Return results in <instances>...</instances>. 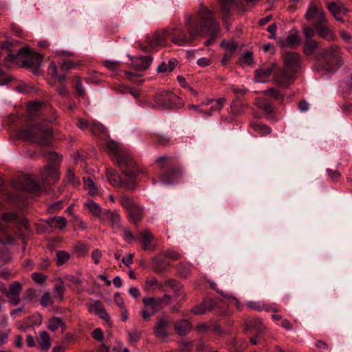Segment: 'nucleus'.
<instances>
[{
  "mask_svg": "<svg viewBox=\"0 0 352 352\" xmlns=\"http://www.w3.org/2000/svg\"><path fill=\"white\" fill-rule=\"evenodd\" d=\"M186 27L188 35L179 27L170 29V36L172 42L177 45L186 46L190 45L196 36L206 35L208 39L206 45H211L219 34V26L214 20L211 12L205 7H201L195 18L186 16Z\"/></svg>",
  "mask_w": 352,
  "mask_h": 352,
  "instance_id": "1",
  "label": "nucleus"
},
{
  "mask_svg": "<svg viewBox=\"0 0 352 352\" xmlns=\"http://www.w3.org/2000/svg\"><path fill=\"white\" fill-rule=\"evenodd\" d=\"M13 43L6 41L0 45L1 51H5L7 56L5 57V63L16 62L21 59L23 65L32 69L35 75L41 74V63L43 60L41 54L34 52L29 47H21L17 50L16 54L11 53Z\"/></svg>",
  "mask_w": 352,
  "mask_h": 352,
  "instance_id": "2",
  "label": "nucleus"
},
{
  "mask_svg": "<svg viewBox=\"0 0 352 352\" xmlns=\"http://www.w3.org/2000/svg\"><path fill=\"white\" fill-rule=\"evenodd\" d=\"M19 139L27 140L41 145H48L52 138V129L48 124H40L27 126L18 132Z\"/></svg>",
  "mask_w": 352,
  "mask_h": 352,
  "instance_id": "3",
  "label": "nucleus"
},
{
  "mask_svg": "<svg viewBox=\"0 0 352 352\" xmlns=\"http://www.w3.org/2000/svg\"><path fill=\"white\" fill-rule=\"evenodd\" d=\"M319 56L327 65V70L329 71L337 69L343 63L342 52L340 48L336 45L324 49Z\"/></svg>",
  "mask_w": 352,
  "mask_h": 352,
  "instance_id": "4",
  "label": "nucleus"
},
{
  "mask_svg": "<svg viewBox=\"0 0 352 352\" xmlns=\"http://www.w3.org/2000/svg\"><path fill=\"white\" fill-rule=\"evenodd\" d=\"M114 160L116 161L118 166L122 170L125 177L134 179L136 175V170L134 169V162L129 152L123 150L118 153Z\"/></svg>",
  "mask_w": 352,
  "mask_h": 352,
  "instance_id": "5",
  "label": "nucleus"
},
{
  "mask_svg": "<svg viewBox=\"0 0 352 352\" xmlns=\"http://www.w3.org/2000/svg\"><path fill=\"white\" fill-rule=\"evenodd\" d=\"M171 324V319L167 316H160L154 326L153 331L157 339L163 340L169 336L168 329Z\"/></svg>",
  "mask_w": 352,
  "mask_h": 352,
  "instance_id": "6",
  "label": "nucleus"
},
{
  "mask_svg": "<svg viewBox=\"0 0 352 352\" xmlns=\"http://www.w3.org/2000/svg\"><path fill=\"white\" fill-rule=\"evenodd\" d=\"M305 17L308 21L312 22L314 28L317 25L322 23H328L326 14L322 9H319L316 6H311L307 9Z\"/></svg>",
  "mask_w": 352,
  "mask_h": 352,
  "instance_id": "7",
  "label": "nucleus"
},
{
  "mask_svg": "<svg viewBox=\"0 0 352 352\" xmlns=\"http://www.w3.org/2000/svg\"><path fill=\"white\" fill-rule=\"evenodd\" d=\"M106 176L109 182L115 187H123L129 189L133 186L134 179L126 177L122 180L115 170L111 168H107Z\"/></svg>",
  "mask_w": 352,
  "mask_h": 352,
  "instance_id": "8",
  "label": "nucleus"
},
{
  "mask_svg": "<svg viewBox=\"0 0 352 352\" xmlns=\"http://www.w3.org/2000/svg\"><path fill=\"white\" fill-rule=\"evenodd\" d=\"M176 96L167 91H163L157 94L155 96V108L162 109L170 108L174 104Z\"/></svg>",
  "mask_w": 352,
  "mask_h": 352,
  "instance_id": "9",
  "label": "nucleus"
},
{
  "mask_svg": "<svg viewBox=\"0 0 352 352\" xmlns=\"http://www.w3.org/2000/svg\"><path fill=\"white\" fill-rule=\"evenodd\" d=\"M16 218V214L14 212H6L3 214L2 219L0 220V243L11 244L14 241L13 238L10 236L7 232L6 228L2 221L6 223L11 222Z\"/></svg>",
  "mask_w": 352,
  "mask_h": 352,
  "instance_id": "10",
  "label": "nucleus"
},
{
  "mask_svg": "<svg viewBox=\"0 0 352 352\" xmlns=\"http://www.w3.org/2000/svg\"><path fill=\"white\" fill-rule=\"evenodd\" d=\"M22 291V285L19 281H14L9 285L6 292L8 302L12 306H16L21 302L20 294Z\"/></svg>",
  "mask_w": 352,
  "mask_h": 352,
  "instance_id": "11",
  "label": "nucleus"
},
{
  "mask_svg": "<svg viewBox=\"0 0 352 352\" xmlns=\"http://www.w3.org/2000/svg\"><path fill=\"white\" fill-rule=\"evenodd\" d=\"M294 72H292L287 68H278L275 71L274 76L277 84L287 87L294 80Z\"/></svg>",
  "mask_w": 352,
  "mask_h": 352,
  "instance_id": "12",
  "label": "nucleus"
},
{
  "mask_svg": "<svg viewBox=\"0 0 352 352\" xmlns=\"http://www.w3.org/2000/svg\"><path fill=\"white\" fill-rule=\"evenodd\" d=\"M168 36H170V29L162 30L147 36L146 41L151 47L162 46L165 45L166 39Z\"/></svg>",
  "mask_w": 352,
  "mask_h": 352,
  "instance_id": "13",
  "label": "nucleus"
},
{
  "mask_svg": "<svg viewBox=\"0 0 352 352\" xmlns=\"http://www.w3.org/2000/svg\"><path fill=\"white\" fill-rule=\"evenodd\" d=\"M285 67L292 72H297L300 65V55L296 52H288L283 57Z\"/></svg>",
  "mask_w": 352,
  "mask_h": 352,
  "instance_id": "14",
  "label": "nucleus"
},
{
  "mask_svg": "<svg viewBox=\"0 0 352 352\" xmlns=\"http://www.w3.org/2000/svg\"><path fill=\"white\" fill-rule=\"evenodd\" d=\"M15 187L25 191H37L40 189L38 184L30 175L19 177Z\"/></svg>",
  "mask_w": 352,
  "mask_h": 352,
  "instance_id": "15",
  "label": "nucleus"
},
{
  "mask_svg": "<svg viewBox=\"0 0 352 352\" xmlns=\"http://www.w3.org/2000/svg\"><path fill=\"white\" fill-rule=\"evenodd\" d=\"M88 310L90 312L94 313L98 316L100 318L105 320L106 322H110V317L109 314L106 311L104 307L102 305L100 301L95 300L93 302L87 303V305Z\"/></svg>",
  "mask_w": 352,
  "mask_h": 352,
  "instance_id": "16",
  "label": "nucleus"
},
{
  "mask_svg": "<svg viewBox=\"0 0 352 352\" xmlns=\"http://www.w3.org/2000/svg\"><path fill=\"white\" fill-rule=\"evenodd\" d=\"M139 240L144 250H153L155 245L153 242L154 236L148 230H142L139 234Z\"/></svg>",
  "mask_w": 352,
  "mask_h": 352,
  "instance_id": "17",
  "label": "nucleus"
},
{
  "mask_svg": "<svg viewBox=\"0 0 352 352\" xmlns=\"http://www.w3.org/2000/svg\"><path fill=\"white\" fill-rule=\"evenodd\" d=\"M319 37L331 42L336 38V34L327 25V23H322L314 28Z\"/></svg>",
  "mask_w": 352,
  "mask_h": 352,
  "instance_id": "18",
  "label": "nucleus"
},
{
  "mask_svg": "<svg viewBox=\"0 0 352 352\" xmlns=\"http://www.w3.org/2000/svg\"><path fill=\"white\" fill-rule=\"evenodd\" d=\"M42 179L48 184L57 181L59 179V173L56 167L52 164L45 166L42 172Z\"/></svg>",
  "mask_w": 352,
  "mask_h": 352,
  "instance_id": "19",
  "label": "nucleus"
},
{
  "mask_svg": "<svg viewBox=\"0 0 352 352\" xmlns=\"http://www.w3.org/2000/svg\"><path fill=\"white\" fill-rule=\"evenodd\" d=\"M300 38L297 32L290 34L286 37H280L277 43L282 48L293 47L300 43Z\"/></svg>",
  "mask_w": 352,
  "mask_h": 352,
  "instance_id": "20",
  "label": "nucleus"
},
{
  "mask_svg": "<svg viewBox=\"0 0 352 352\" xmlns=\"http://www.w3.org/2000/svg\"><path fill=\"white\" fill-rule=\"evenodd\" d=\"M153 58L149 56H140L132 59L133 67L138 71H144L149 68Z\"/></svg>",
  "mask_w": 352,
  "mask_h": 352,
  "instance_id": "21",
  "label": "nucleus"
},
{
  "mask_svg": "<svg viewBox=\"0 0 352 352\" xmlns=\"http://www.w3.org/2000/svg\"><path fill=\"white\" fill-rule=\"evenodd\" d=\"M221 48H223L225 50L224 57L221 59V64H224L232 56L237 48V45L233 41L227 42L224 40H222Z\"/></svg>",
  "mask_w": 352,
  "mask_h": 352,
  "instance_id": "22",
  "label": "nucleus"
},
{
  "mask_svg": "<svg viewBox=\"0 0 352 352\" xmlns=\"http://www.w3.org/2000/svg\"><path fill=\"white\" fill-rule=\"evenodd\" d=\"M174 329L179 336H184L190 331L192 324L188 320L182 319L175 324Z\"/></svg>",
  "mask_w": 352,
  "mask_h": 352,
  "instance_id": "23",
  "label": "nucleus"
},
{
  "mask_svg": "<svg viewBox=\"0 0 352 352\" xmlns=\"http://www.w3.org/2000/svg\"><path fill=\"white\" fill-rule=\"evenodd\" d=\"M246 329L255 331L256 333H262L265 327L260 318H252L245 322Z\"/></svg>",
  "mask_w": 352,
  "mask_h": 352,
  "instance_id": "24",
  "label": "nucleus"
},
{
  "mask_svg": "<svg viewBox=\"0 0 352 352\" xmlns=\"http://www.w3.org/2000/svg\"><path fill=\"white\" fill-rule=\"evenodd\" d=\"M39 348L42 351H48L51 347L52 340L46 331H41L38 334Z\"/></svg>",
  "mask_w": 352,
  "mask_h": 352,
  "instance_id": "25",
  "label": "nucleus"
},
{
  "mask_svg": "<svg viewBox=\"0 0 352 352\" xmlns=\"http://www.w3.org/2000/svg\"><path fill=\"white\" fill-rule=\"evenodd\" d=\"M274 69V66L267 67L265 69H260L255 71V79L258 82L263 83Z\"/></svg>",
  "mask_w": 352,
  "mask_h": 352,
  "instance_id": "26",
  "label": "nucleus"
},
{
  "mask_svg": "<svg viewBox=\"0 0 352 352\" xmlns=\"http://www.w3.org/2000/svg\"><path fill=\"white\" fill-rule=\"evenodd\" d=\"M327 7L331 14L335 17V19L340 21L342 23L344 22V19L342 16L341 10H340V3H338L336 2H327Z\"/></svg>",
  "mask_w": 352,
  "mask_h": 352,
  "instance_id": "27",
  "label": "nucleus"
},
{
  "mask_svg": "<svg viewBox=\"0 0 352 352\" xmlns=\"http://www.w3.org/2000/svg\"><path fill=\"white\" fill-rule=\"evenodd\" d=\"M221 18L224 20L226 16H228L231 11L236 6L235 0H221Z\"/></svg>",
  "mask_w": 352,
  "mask_h": 352,
  "instance_id": "28",
  "label": "nucleus"
},
{
  "mask_svg": "<svg viewBox=\"0 0 352 352\" xmlns=\"http://www.w3.org/2000/svg\"><path fill=\"white\" fill-rule=\"evenodd\" d=\"M47 223L51 228L63 230L66 227L67 221L64 217L59 216L50 218Z\"/></svg>",
  "mask_w": 352,
  "mask_h": 352,
  "instance_id": "29",
  "label": "nucleus"
},
{
  "mask_svg": "<svg viewBox=\"0 0 352 352\" xmlns=\"http://www.w3.org/2000/svg\"><path fill=\"white\" fill-rule=\"evenodd\" d=\"M144 210L142 208L135 205L129 212V217L130 221L137 223L141 220L143 217Z\"/></svg>",
  "mask_w": 352,
  "mask_h": 352,
  "instance_id": "30",
  "label": "nucleus"
},
{
  "mask_svg": "<svg viewBox=\"0 0 352 352\" xmlns=\"http://www.w3.org/2000/svg\"><path fill=\"white\" fill-rule=\"evenodd\" d=\"M319 43L315 39L305 40L303 44V52L307 56L312 55L318 47Z\"/></svg>",
  "mask_w": 352,
  "mask_h": 352,
  "instance_id": "31",
  "label": "nucleus"
},
{
  "mask_svg": "<svg viewBox=\"0 0 352 352\" xmlns=\"http://www.w3.org/2000/svg\"><path fill=\"white\" fill-rule=\"evenodd\" d=\"M256 104L258 109L267 115L269 120L272 119L273 107L269 102L265 100H258L256 101Z\"/></svg>",
  "mask_w": 352,
  "mask_h": 352,
  "instance_id": "32",
  "label": "nucleus"
},
{
  "mask_svg": "<svg viewBox=\"0 0 352 352\" xmlns=\"http://www.w3.org/2000/svg\"><path fill=\"white\" fill-rule=\"evenodd\" d=\"M251 127L261 135L270 134L272 132V129L259 122L255 121L250 124Z\"/></svg>",
  "mask_w": 352,
  "mask_h": 352,
  "instance_id": "33",
  "label": "nucleus"
},
{
  "mask_svg": "<svg viewBox=\"0 0 352 352\" xmlns=\"http://www.w3.org/2000/svg\"><path fill=\"white\" fill-rule=\"evenodd\" d=\"M177 64L175 59L170 60L167 63L165 62L162 63L157 68L158 73H168L171 72Z\"/></svg>",
  "mask_w": 352,
  "mask_h": 352,
  "instance_id": "34",
  "label": "nucleus"
},
{
  "mask_svg": "<svg viewBox=\"0 0 352 352\" xmlns=\"http://www.w3.org/2000/svg\"><path fill=\"white\" fill-rule=\"evenodd\" d=\"M59 327L63 330L65 329V324L60 318L54 316L49 320L47 328L52 331H56Z\"/></svg>",
  "mask_w": 352,
  "mask_h": 352,
  "instance_id": "35",
  "label": "nucleus"
},
{
  "mask_svg": "<svg viewBox=\"0 0 352 352\" xmlns=\"http://www.w3.org/2000/svg\"><path fill=\"white\" fill-rule=\"evenodd\" d=\"M65 291V288L63 282L61 280H58L54 286V298H57L58 301H62Z\"/></svg>",
  "mask_w": 352,
  "mask_h": 352,
  "instance_id": "36",
  "label": "nucleus"
},
{
  "mask_svg": "<svg viewBox=\"0 0 352 352\" xmlns=\"http://www.w3.org/2000/svg\"><path fill=\"white\" fill-rule=\"evenodd\" d=\"M107 217L111 221L112 227L118 230L121 228V219L120 214L116 211H108L107 212Z\"/></svg>",
  "mask_w": 352,
  "mask_h": 352,
  "instance_id": "37",
  "label": "nucleus"
},
{
  "mask_svg": "<svg viewBox=\"0 0 352 352\" xmlns=\"http://www.w3.org/2000/svg\"><path fill=\"white\" fill-rule=\"evenodd\" d=\"M90 131L95 135H99L100 134L106 135L107 133V128L101 123L94 121L91 123Z\"/></svg>",
  "mask_w": 352,
  "mask_h": 352,
  "instance_id": "38",
  "label": "nucleus"
},
{
  "mask_svg": "<svg viewBox=\"0 0 352 352\" xmlns=\"http://www.w3.org/2000/svg\"><path fill=\"white\" fill-rule=\"evenodd\" d=\"M206 105L212 104L210 107V111H203L201 110V112L206 114L208 116H212L214 115L215 113H219L220 111V99H217L215 100H210L206 104Z\"/></svg>",
  "mask_w": 352,
  "mask_h": 352,
  "instance_id": "39",
  "label": "nucleus"
},
{
  "mask_svg": "<svg viewBox=\"0 0 352 352\" xmlns=\"http://www.w3.org/2000/svg\"><path fill=\"white\" fill-rule=\"evenodd\" d=\"M7 318L3 319V327L0 328V345L6 344L10 333V329L7 327Z\"/></svg>",
  "mask_w": 352,
  "mask_h": 352,
  "instance_id": "40",
  "label": "nucleus"
},
{
  "mask_svg": "<svg viewBox=\"0 0 352 352\" xmlns=\"http://www.w3.org/2000/svg\"><path fill=\"white\" fill-rule=\"evenodd\" d=\"M71 258V254L65 250H58L56 252V265L60 266L67 263Z\"/></svg>",
  "mask_w": 352,
  "mask_h": 352,
  "instance_id": "41",
  "label": "nucleus"
},
{
  "mask_svg": "<svg viewBox=\"0 0 352 352\" xmlns=\"http://www.w3.org/2000/svg\"><path fill=\"white\" fill-rule=\"evenodd\" d=\"M84 184L89 195L94 196L98 194V188L90 177L84 178Z\"/></svg>",
  "mask_w": 352,
  "mask_h": 352,
  "instance_id": "42",
  "label": "nucleus"
},
{
  "mask_svg": "<svg viewBox=\"0 0 352 352\" xmlns=\"http://www.w3.org/2000/svg\"><path fill=\"white\" fill-rule=\"evenodd\" d=\"M49 72L51 75L58 79L59 82L63 83L67 76L65 74H60L58 73V69L54 62H52L49 65Z\"/></svg>",
  "mask_w": 352,
  "mask_h": 352,
  "instance_id": "43",
  "label": "nucleus"
},
{
  "mask_svg": "<svg viewBox=\"0 0 352 352\" xmlns=\"http://www.w3.org/2000/svg\"><path fill=\"white\" fill-rule=\"evenodd\" d=\"M85 207L94 215L99 216L102 212V208L99 204L93 200H89L85 203Z\"/></svg>",
  "mask_w": 352,
  "mask_h": 352,
  "instance_id": "44",
  "label": "nucleus"
},
{
  "mask_svg": "<svg viewBox=\"0 0 352 352\" xmlns=\"http://www.w3.org/2000/svg\"><path fill=\"white\" fill-rule=\"evenodd\" d=\"M227 303L228 306L235 305L238 307V300L234 296L231 294H224L221 292V309Z\"/></svg>",
  "mask_w": 352,
  "mask_h": 352,
  "instance_id": "45",
  "label": "nucleus"
},
{
  "mask_svg": "<svg viewBox=\"0 0 352 352\" xmlns=\"http://www.w3.org/2000/svg\"><path fill=\"white\" fill-rule=\"evenodd\" d=\"M246 305L249 309L252 310H256L258 311L265 310L266 311H270L269 307H267V304L265 303L261 304L259 302L248 301L246 302Z\"/></svg>",
  "mask_w": 352,
  "mask_h": 352,
  "instance_id": "46",
  "label": "nucleus"
},
{
  "mask_svg": "<svg viewBox=\"0 0 352 352\" xmlns=\"http://www.w3.org/2000/svg\"><path fill=\"white\" fill-rule=\"evenodd\" d=\"M253 63V54L250 51L245 52L240 57L239 63L242 66H249Z\"/></svg>",
  "mask_w": 352,
  "mask_h": 352,
  "instance_id": "47",
  "label": "nucleus"
},
{
  "mask_svg": "<svg viewBox=\"0 0 352 352\" xmlns=\"http://www.w3.org/2000/svg\"><path fill=\"white\" fill-rule=\"evenodd\" d=\"M107 147L113 155L114 159L117 157L118 153L123 151L121 146L114 141H109L107 143Z\"/></svg>",
  "mask_w": 352,
  "mask_h": 352,
  "instance_id": "48",
  "label": "nucleus"
},
{
  "mask_svg": "<svg viewBox=\"0 0 352 352\" xmlns=\"http://www.w3.org/2000/svg\"><path fill=\"white\" fill-rule=\"evenodd\" d=\"M263 94L266 96H270L276 100L283 101L284 95L274 88H270L263 91Z\"/></svg>",
  "mask_w": 352,
  "mask_h": 352,
  "instance_id": "49",
  "label": "nucleus"
},
{
  "mask_svg": "<svg viewBox=\"0 0 352 352\" xmlns=\"http://www.w3.org/2000/svg\"><path fill=\"white\" fill-rule=\"evenodd\" d=\"M79 63H74V62L68 60H63L60 63V68L62 72H67L69 69H74Z\"/></svg>",
  "mask_w": 352,
  "mask_h": 352,
  "instance_id": "50",
  "label": "nucleus"
},
{
  "mask_svg": "<svg viewBox=\"0 0 352 352\" xmlns=\"http://www.w3.org/2000/svg\"><path fill=\"white\" fill-rule=\"evenodd\" d=\"M120 204L122 206L129 212L135 204L131 201V199L126 196H122L120 198Z\"/></svg>",
  "mask_w": 352,
  "mask_h": 352,
  "instance_id": "51",
  "label": "nucleus"
},
{
  "mask_svg": "<svg viewBox=\"0 0 352 352\" xmlns=\"http://www.w3.org/2000/svg\"><path fill=\"white\" fill-rule=\"evenodd\" d=\"M316 30L314 28H311L310 27H305L303 28V34L305 36V40H312L314 37L316 36Z\"/></svg>",
  "mask_w": 352,
  "mask_h": 352,
  "instance_id": "52",
  "label": "nucleus"
},
{
  "mask_svg": "<svg viewBox=\"0 0 352 352\" xmlns=\"http://www.w3.org/2000/svg\"><path fill=\"white\" fill-rule=\"evenodd\" d=\"M53 303L51 295L50 292H46L43 294L41 299V305L43 307H47Z\"/></svg>",
  "mask_w": 352,
  "mask_h": 352,
  "instance_id": "53",
  "label": "nucleus"
},
{
  "mask_svg": "<svg viewBox=\"0 0 352 352\" xmlns=\"http://www.w3.org/2000/svg\"><path fill=\"white\" fill-rule=\"evenodd\" d=\"M204 305H206V311L207 310H212L214 307H216L219 303V299L215 298H207L204 300Z\"/></svg>",
  "mask_w": 352,
  "mask_h": 352,
  "instance_id": "54",
  "label": "nucleus"
},
{
  "mask_svg": "<svg viewBox=\"0 0 352 352\" xmlns=\"http://www.w3.org/2000/svg\"><path fill=\"white\" fill-rule=\"evenodd\" d=\"M162 255L166 258H168L173 260H178L180 258L179 254L172 250L162 252Z\"/></svg>",
  "mask_w": 352,
  "mask_h": 352,
  "instance_id": "55",
  "label": "nucleus"
},
{
  "mask_svg": "<svg viewBox=\"0 0 352 352\" xmlns=\"http://www.w3.org/2000/svg\"><path fill=\"white\" fill-rule=\"evenodd\" d=\"M12 80H14V77L6 76L3 71L0 69V85H6Z\"/></svg>",
  "mask_w": 352,
  "mask_h": 352,
  "instance_id": "56",
  "label": "nucleus"
},
{
  "mask_svg": "<svg viewBox=\"0 0 352 352\" xmlns=\"http://www.w3.org/2000/svg\"><path fill=\"white\" fill-rule=\"evenodd\" d=\"M122 237L123 239L128 243H132L135 240L133 234L128 228L123 229Z\"/></svg>",
  "mask_w": 352,
  "mask_h": 352,
  "instance_id": "57",
  "label": "nucleus"
},
{
  "mask_svg": "<svg viewBox=\"0 0 352 352\" xmlns=\"http://www.w3.org/2000/svg\"><path fill=\"white\" fill-rule=\"evenodd\" d=\"M191 312L195 315H202L206 312V305H204V302L201 304L196 305L191 309Z\"/></svg>",
  "mask_w": 352,
  "mask_h": 352,
  "instance_id": "58",
  "label": "nucleus"
},
{
  "mask_svg": "<svg viewBox=\"0 0 352 352\" xmlns=\"http://www.w3.org/2000/svg\"><path fill=\"white\" fill-rule=\"evenodd\" d=\"M104 65L107 69L113 72L116 71L119 67V62L116 60H104Z\"/></svg>",
  "mask_w": 352,
  "mask_h": 352,
  "instance_id": "59",
  "label": "nucleus"
},
{
  "mask_svg": "<svg viewBox=\"0 0 352 352\" xmlns=\"http://www.w3.org/2000/svg\"><path fill=\"white\" fill-rule=\"evenodd\" d=\"M128 337L131 343L137 342L140 338V333L135 329L128 333Z\"/></svg>",
  "mask_w": 352,
  "mask_h": 352,
  "instance_id": "60",
  "label": "nucleus"
},
{
  "mask_svg": "<svg viewBox=\"0 0 352 352\" xmlns=\"http://www.w3.org/2000/svg\"><path fill=\"white\" fill-rule=\"evenodd\" d=\"M34 297H35L34 289L30 288L25 292V294L23 296V300L25 302H31L34 299Z\"/></svg>",
  "mask_w": 352,
  "mask_h": 352,
  "instance_id": "61",
  "label": "nucleus"
},
{
  "mask_svg": "<svg viewBox=\"0 0 352 352\" xmlns=\"http://www.w3.org/2000/svg\"><path fill=\"white\" fill-rule=\"evenodd\" d=\"M327 173L329 177L333 181H338L340 177V173L337 170L327 169Z\"/></svg>",
  "mask_w": 352,
  "mask_h": 352,
  "instance_id": "62",
  "label": "nucleus"
},
{
  "mask_svg": "<svg viewBox=\"0 0 352 352\" xmlns=\"http://www.w3.org/2000/svg\"><path fill=\"white\" fill-rule=\"evenodd\" d=\"M32 278L36 283L39 284L44 283L46 280V277L41 273H33Z\"/></svg>",
  "mask_w": 352,
  "mask_h": 352,
  "instance_id": "63",
  "label": "nucleus"
},
{
  "mask_svg": "<svg viewBox=\"0 0 352 352\" xmlns=\"http://www.w3.org/2000/svg\"><path fill=\"white\" fill-rule=\"evenodd\" d=\"M41 106V102L34 101L28 104V108L30 112H36L40 109Z\"/></svg>",
  "mask_w": 352,
  "mask_h": 352,
  "instance_id": "64",
  "label": "nucleus"
}]
</instances>
